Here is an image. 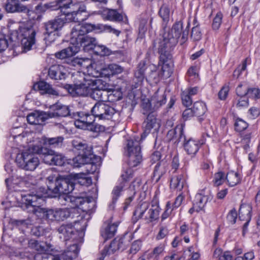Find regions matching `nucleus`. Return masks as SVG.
Listing matches in <instances>:
<instances>
[{"label": "nucleus", "instance_id": "35", "mask_svg": "<svg viewBox=\"0 0 260 260\" xmlns=\"http://www.w3.org/2000/svg\"><path fill=\"white\" fill-rule=\"evenodd\" d=\"M63 199L67 203H70L73 207H78L84 204L85 201L83 197L71 195L64 196Z\"/></svg>", "mask_w": 260, "mask_h": 260}, {"label": "nucleus", "instance_id": "57", "mask_svg": "<svg viewBox=\"0 0 260 260\" xmlns=\"http://www.w3.org/2000/svg\"><path fill=\"white\" fill-rule=\"evenodd\" d=\"M223 17L222 14L219 12H218L215 17L214 18L212 23V28L214 30H217L219 28Z\"/></svg>", "mask_w": 260, "mask_h": 260}, {"label": "nucleus", "instance_id": "62", "mask_svg": "<svg viewBox=\"0 0 260 260\" xmlns=\"http://www.w3.org/2000/svg\"><path fill=\"white\" fill-rule=\"evenodd\" d=\"M248 87L246 84H239L236 88V93L240 97H244L246 95L248 91Z\"/></svg>", "mask_w": 260, "mask_h": 260}, {"label": "nucleus", "instance_id": "53", "mask_svg": "<svg viewBox=\"0 0 260 260\" xmlns=\"http://www.w3.org/2000/svg\"><path fill=\"white\" fill-rule=\"evenodd\" d=\"M249 61V59L248 58H246L244 59V60L242 62L241 65H240L234 72L233 73V77L236 78H238L241 73L245 71L247 67V63Z\"/></svg>", "mask_w": 260, "mask_h": 260}, {"label": "nucleus", "instance_id": "49", "mask_svg": "<svg viewBox=\"0 0 260 260\" xmlns=\"http://www.w3.org/2000/svg\"><path fill=\"white\" fill-rule=\"evenodd\" d=\"M159 16L164 22H168L170 16V9L167 5H163L159 11Z\"/></svg>", "mask_w": 260, "mask_h": 260}, {"label": "nucleus", "instance_id": "2", "mask_svg": "<svg viewBox=\"0 0 260 260\" xmlns=\"http://www.w3.org/2000/svg\"><path fill=\"white\" fill-rule=\"evenodd\" d=\"M45 194H27L22 196V207L27 212L37 216L45 217L48 221H58V208L45 209L41 207L45 202Z\"/></svg>", "mask_w": 260, "mask_h": 260}, {"label": "nucleus", "instance_id": "16", "mask_svg": "<svg viewBox=\"0 0 260 260\" xmlns=\"http://www.w3.org/2000/svg\"><path fill=\"white\" fill-rule=\"evenodd\" d=\"M32 151L41 156L44 163L52 165L54 151L39 145H34L31 147Z\"/></svg>", "mask_w": 260, "mask_h": 260}, {"label": "nucleus", "instance_id": "24", "mask_svg": "<svg viewBox=\"0 0 260 260\" xmlns=\"http://www.w3.org/2000/svg\"><path fill=\"white\" fill-rule=\"evenodd\" d=\"M33 88L35 90L39 91L41 94H57V92L54 90L50 85L43 81L35 83L33 86Z\"/></svg>", "mask_w": 260, "mask_h": 260}, {"label": "nucleus", "instance_id": "17", "mask_svg": "<svg viewBox=\"0 0 260 260\" xmlns=\"http://www.w3.org/2000/svg\"><path fill=\"white\" fill-rule=\"evenodd\" d=\"M5 7L6 11L9 13L23 12L29 15V13L32 12L26 6L15 0H7Z\"/></svg>", "mask_w": 260, "mask_h": 260}, {"label": "nucleus", "instance_id": "3", "mask_svg": "<svg viewBox=\"0 0 260 260\" xmlns=\"http://www.w3.org/2000/svg\"><path fill=\"white\" fill-rule=\"evenodd\" d=\"M55 6L58 7L67 22H80L86 20L88 14L85 4L77 0H56Z\"/></svg>", "mask_w": 260, "mask_h": 260}, {"label": "nucleus", "instance_id": "13", "mask_svg": "<svg viewBox=\"0 0 260 260\" xmlns=\"http://www.w3.org/2000/svg\"><path fill=\"white\" fill-rule=\"evenodd\" d=\"M93 84L95 85L93 87V89L89 95L93 99L99 102H106L107 90L105 86L102 84V81L99 79H94Z\"/></svg>", "mask_w": 260, "mask_h": 260}, {"label": "nucleus", "instance_id": "32", "mask_svg": "<svg viewBox=\"0 0 260 260\" xmlns=\"http://www.w3.org/2000/svg\"><path fill=\"white\" fill-rule=\"evenodd\" d=\"M87 114L83 112H77L74 116L75 120L74 121V124L77 128L84 129L85 127H87V123H89V122L87 121Z\"/></svg>", "mask_w": 260, "mask_h": 260}, {"label": "nucleus", "instance_id": "30", "mask_svg": "<svg viewBox=\"0 0 260 260\" xmlns=\"http://www.w3.org/2000/svg\"><path fill=\"white\" fill-rule=\"evenodd\" d=\"M168 138L171 140L178 138L179 141H185V137L183 133L182 125H178L174 129L170 130L167 134Z\"/></svg>", "mask_w": 260, "mask_h": 260}, {"label": "nucleus", "instance_id": "15", "mask_svg": "<svg viewBox=\"0 0 260 260\" xmlns=\"http://www.w3.org/2000/svg\"><path fill=\"white\" fill-rule=\"evenodd\" d=\"M212 199V196L209 190L206 191L205 189H203L198 193L196 195L194 201V205L197 206V212L202 210L206 203L209 201H211Z\"/></svg>", "mask_w": 260, "mask_h": 260}, {"label": "nucleus", "instance_id": "10", "mask_svg": "<svg viewBox=\"0 0 260 260\" xmlns=\"http://www.w3.org/2000/svg\"><path fill=\"white\" fill-rule=\"evenodd\" d=\"M66 21V19L61 16L44 23V26L45 29L44 35L46 41L50 43L54 42L56 38V31L62 27Z\"/></svg>", "mask_w": 260, "mask_h": 260}, {"label": "nucleus", "instance_id": "28", "mask_svg": "<svg viewBox=\"0 0 260 260\" xmlns=\"http://www.w3.org/2000/svg\"><path fill=\"white\" fill-rule=\"evenodd\" d=\"M151 101L153 105V108L155 110L166 104V95L164 92L160 93L157 91L151 97Z\"/></svg>", "mask_w": 260, "mask_h": 260}, {"label": "nucleus", "instance_id": "20", "mask_svg": "<svg viewBox=\"0 0 260 260\" xmlns=\"http://www.w3.org/2000/svg\"><path fill=\"white\" fill-rule=\"evenodd\" d=\"M78 42H77V46L80 45L85 50H93L97 44V41L95 38L91 37L89 35L83 36L82 38H78Z\"/></svg>", "mask_w": 260, "mask_h": 260}, {"label": "nucleus", "instance_id": "41", "mask_svg": "<svg viewBox=\"0 0 260 260\" xmlns=\"http://www.w3.org/2000/svg\"><path fill=\"white\" fill-rule=\"evenodd\" d=\"M63 140V138L62 137H57L55 138H43V143L44 145L52 146L54 147L61 145Z\"/></svg>", "mask_w": 260, "mask_h": 260}, {"label": "nucleus", "instance_id": "1", "mask_svg": "<svg viewBox=\"0 0 260 260\" xmlns=\"http://www.w3.org/2000/svg\"><path fill=\"white\" fill-rule=\"evenodd\" d=\"M183 23L180 21L176 22L171 29L165 32L163 35V40L159 42L158 52L159 54V61L164 66L168 65L171 62L172 55L170 54L171 49L178 43L181 35L185 39L188 35V30L183 31Z\"/></svg>", "mask_w": 260, "mask_h": 260}, {"label": "nucleus", "instance_id": "54", "mask_svg": "<svg viewBox=\"0 0 260 260\" xmlns=\"http://www.w3.org/2000/svg\"><path fill=\"white\" fill-rule=\"evenodd\" d=\"M28 246L39 252H43L45 250V247L41 245L39 242L34 239L30 240L28 242Z\"/></svg>", "mask_w": 260, "mask_h": 260}, {"label": "nucleus", "instance_id": "50", "mask_svg": "<svg viewBox=\"0 0 260 260\" xmlns=\"http://www.w3.org/2000/svg\"><path fill=\"white\" fill-rule=\"evenodd\" d=\"M95 52L101 56H108L111 54V50L103 45L99 44L98 43L94 49Z\"/></svg>", "mask_w": 260, "mask_h": 260}, {"label": "nucleus", "instance_id": "59", "mask_svg": "<svg viewBox=\"0 0 260 260\" xmlns=\"http://www.w3.org/2000/svg\"><path fill=\"white\" fill-rule=\"evenodd\" d=\"M88 59H83L81 58H74L72 60V63L74 66H78L80 67L86 68L88 67V64H86V62H88Z\"/></svg>", "mask_w": 260, "mask_h": 260}, {"label": "nucleus", "instance_id": "47", "mask_svg": "<svg viewBox=\"0 0 260 260\" xmlns=\"http://www.w3.org/2000/svg\"><path fill=\"white\" fill-rule=\"evenodd\" d=\"M141 107L142 109V113L144 115L149 113H153V111L154 110L153 108V105L151 104V100L149 99L143 100L142 102Z\"/></svg>", "mask_w": 260, "mask_h": 260}, {"label": "nucleus", "instance_id": "7", "mask_svg": "<svg viewBox=\"0 0 260 260\" xmlns=\"http://www.w3.org/2000/svg\"><path fill=\"white\" fill-rule=\"evenodd\" d=\"M35 145H30L29 148L17 154L15 162L17 166L25 171H33L39 165L40 160L31 147Z\"/></svg>", "mask_w": 260, "mask_h": 260}, {"label": "nucleus", "instance_id": "23", "mask_svg": "<svg viewBox=\"0 0 260 260\" xmlns=\"http://www.w3.org/2000/svg\"><path fill=\"white\" fill-rule=\"evenodd\" d=\"M58 231L61 235L60 238L66 241L72 238L76 232L72 224H62L58 229Z\"/></svg>", "mask_w": 260, "mask_h": 260}, {"label": "nucleus", "instance_id": "44", "mask_svg": "<svg viewBox=\"0 0 260 260\" xmlns=\"http://www.w3.org/2000/svg\"><path fill=\"white\" fill-rule=\"evenodd\" d=\"M159 211L160 208L158 206H152L148 210V215H146L145 218L150 221L155 220L158 218Z\"/></svg>", "mask_w": 260, "mask_h": 260}, {"label": "nucleus", "instance_id": "14", "mask_svg": "<svg viewBox=\"0 0 260 260\" xmlns=\"http://www.w3.org/2000/svg\"><path fill=\"white\" fill-rule=\"evenodd\" d=\"M48 118H50L49 112L36 111L29 114L27 116L28 122L34 125H42Z\"/></svg>", "mask_w": 260, "mask_h": 260}, {"label": "nucleus", "instance_id": "43", "mask_svg": "<svg viewBox=\"0 0 260 260\" xmlns=\"http://www.w3.org/2000/svg\"><path fill=\"white\" fill-rule=\"evenodd\" d=\"M145 69L143 68L138 69L135 73L134 79L135 84L133 85V88H137L140 85L144 79Z\"/></svg>", "mask_w": 260, "mask_h": 260}, {"label": "nucleus", "instance_id": "34", "mask_svg": "<svg viewBox=\"0 0 260 260\" xmlns=\"http://www.w3.org/2000/svg\"><path fill=\"white\" fill-rule=\"evenodd\" d=\"M87 33L86 32L85 27L83 24L81 25L78 24L76 26L74 27L71 31V36L72 41H75L77 43L78 42V38H82L83 36H86Z\"/></svg>", "mask_w": 260, "mask_h": 260}, {"label": "nucleus", "instance_id": "58", "mask_svg": "<svg viewBox=\"0 0 260 260\" xmlns=\"http://www.w3.org/2000/svg\"><path fill=\"white\" fill-rule=\"evenodd\" d=\"M52 165L57 166L63 165L65 161V157L60 154L56 153L54 151Z\"/></svg>", "mask_w": 260, "mask_h": 260}, {"label": "nucleus", "instance_id": "48", "mask_svg": "<svg viewBox=\"0 0 260 260\" xmlns=\"http://www.w3.org/2000/svg\"><path fill=\"white\" fill-rule=\"evenodd\" d=\"M106 101L110 102H115L119 101L122 98V93L117 90H113L111 92L107 91Z\"/></svg>", "mask_w": 260, "mask_h": 260}, {"label": "nucleus", "instance_id": "25", "mask_svg": "<svg viewBox=\"0 0 260 260\" xmlns=\"http://www.w3.org/2000/svg\"><path fill=\"white\" fill-rule=\"evenodd\" d=\"M201 143L199 140L189 139L184 144V149L189 155L194 156L199 150Z\"/></svg>", "mask_w": 260, "mask_h": 260}, {"label": "nucleus", "instance_id": "11", "mask_svg": "<svg viewBox=\"0 0 260 260\" xmlns=\"http://www.w3.org/2000/svg\"><path fill=\"white\" fill-rule=\"evenodd\" d=\"M36 34L35 30L31 26L20 27L19 35L22 37L21 42L23 52L30 50L35 45Z\"/></svg>", "mask_w": 260, "mask_h": 260}, {"label": "nucleus", "instance_id": "52", "mask_svg": "<svg viewBox=\"0 0 260 260\" xmlns=\"http://www.w3.org/2000/svg\"><path fill=\"white\" fill-rule=\"evenodd\" d=\"M234 125L236 131L242 132L247 128L248 124L243 119L237 118L235 122Z\"/></svg>", "mask_w": 260, "mask_h": 260}, {"label": "nucleus", "instance_id": "31", "mask_svg": "<svg viewBox=\"0 0 260 260\" xmlns=\"http://www.w3.org/2000/svg\"><path fill=\"white\" fill-rule=\"evenodd\" d=\"M185 181V176L181 174L173 177L170 181L171 188L181 191L183 188Z\"/></svg>", "mask_w": 260, "mask_h": 260}, {"label": "nucleus", "instance_id": "36", "mask_svg": "<svg viewBox=\"0 0 260 260\" xmlns=\"http://www.w3.org/2000/svg\"><path fill=\"white\" fill-rule=\"evenodd\" d=\"M192 109L194 116L198 117L204 115L207 110L206 104L200 101L194 103Z\"/></svg>", "mask_w": 260, "mask_h": 260}, {"label": "nucleus", "instance_id": "38", "mask_svg": "<svg viewBox=\"0 0 260 260\" xmlns=\"http://www.w3.org/2000/svg\"><path fill=\"white\" fill-rule=\"evenodd\" d=\"M119 243L118 242V240L115 238L111 243L110 245L108 246H105L102 250V254L104 255H109L113 253L116 250H119L118 248Z\"/></svg>", "mask_w": 260, "mask_h": 260}, {"label": "nucleus", "instance_id": "39", "mask_svg": "<svg viewBox=\"0 0 260 260\" xmlns=\"http://www.w3.org/2000/svg\"><path fill=\"white\" fill-rule=\"evenodd\" d=\"M148 204L146 202L143 203L138 207L134 212V216L136 218H141L146 215H148Z\"/></svg>", "mask_w": 260, "mask_h": 260}, {"label": "nucleus", "instance_id": "42", "mask_svg": "<svg viewBox=\"0 0 260 260\" xmlns=\"http://www.w3.org/2000/svg\"><path fill=\"white\" fill-rule=\"evenodd\" d=\"M226 180L231 186L237 185L240 180V177L238 173L231 171L226 175Z\"/></svg>", "mask_w": 260, "mask_h": 260}, {"label": "nucleus", "instance_id": "46", "mask_svg": "<svg viewBox=\"0 0 260 260\" xmlns=\"http://www.w3.org/2000/svg\"><path fill=\"white\" fill-rule=\"evenodd\" d=\"M55 7L54 3H49L47 4L41 3L35 7V11L37 13H44L47 10H53L54 9Z\"/></svg>", "mask_w": 260, "mask_h": 260}, {"label": "nucleus", "instance_id": "12", "mask_svg": "<svg viewBox=\"0 0 260 260\" xmlns=\"http://www.w3.org/2000/svg\"><path fill=\"white\" fill-rule=\"evenodd\" d=\"M91 112L93 116L100 119H109L114 114L115 111L113 107L103 102H99L92 108Z\"/></svg>", "mask_w": 260, "mask_h": 260}, {"label": "nucleus", "instance_id": "60", "mask_svg": "<svg viewBox=\"0 0 260 260\" xmlns=\"http://www.w3.org/2000/svg\"><path fill=\"white\" fill-rule=\"evenodd\" d=\"M191 37L194 41H199L201 39L202 33L198 24L192 27Z\"/></svg>", "mask_w": 260, "mask_h": 260}, {"label": "nucleus", "instance_id": "33", "mask_svg": "<svg viewBox=\"0 0 260 260\" xmlns=\"http://www.w3.org/2000/svg\"><path fill=\"white\" fill-rule=\"evenodd\" d=\"M123 68L117 64H110L106 69L103 70L102 74L105 76H110L121 73Z\"/></svg>", "mask_w": 260, "mask_h": 260}, {"label": "nucleus", "instance_id": "37", "mask_svg": "<svg viewBox=\"0 0 260 260\" xmlns=\"http://www.w3.org/2000/svg\"><path fill=\"white\" fill-rule=\"evenodd\" d=\"M167 170V164L165 162L161 161L156 164L153 172L154 177L157 178L156 181H158L166 173Z\"/></svg>", "mask_w": 260, "mask_h": 260}, {"label": "nucleus", "instance_id": "6", "mask_svg": "<svg viewBox=\"0 0 260 260\" xmlns=\"http://www.w3.org/2000/svg\"><path fill=\"white\" fill-rule=\"evenodd\" d=\"M48 192L47 193L51 198H55L61 194L62 197L69 195L74 188V184L70 183L68 180L63 178H57L54 175H50L47 178Z\"/></svg>", "mask_w": 260, "mask_h": 260}, {"label": "nucleus", "instance_id": "27", "mask_svg": "<svg viewBox=\"0 0 260 260\" xmlns=\"http://www.w3.org/2000/svg\"><path fill=\"white\" fill-rule=\"evenodd\" d=\"M79 51V47L73 45L71 46L62 49L59 52H56L55 56L57 58L62 59L73 56Z\"/></svg>", "mask_w": 260, "mask_h": 260}, {"label": "nucleus", "instance_id": "29", "mask_svg": "<svg viewBox=\"0 0 260 260\" xmlns=\"http://www.w3.org/2000/svg\"><path fill=\"white\" fill-rule=\"evenodd\" d=\"M118 225L117 223H108L104 229L101 230V236L105 241L115 235Z\"/></svg>", "mask_w": 260, "mask_h": 260}, {"label": "nucleus", "instance_id": "63", "mask_svg": "<svg viewBox=\"0 0 260 260\" xmlns=\"http://www.w3.org/2000/svg\"><path fill=\"white\" fill-rule=\"evenodd\" d=\"M181 99L182 104L184 106L189 107L191 105L192 101L191 96L187 94L186 92H184V91L182 92Z\"/></svg>", "mask_w": 260, "mask_h": 260}, {"label": "nucleus", "instance_id": "64", "mask_svg": "<svg viewBox=\"0 0 260 260\" xmlns=\"http://www.w3.org/2000/svg\"><path fill=\"white\" fill-rule=\"evenodd\" d=\"M260 114V109L257 107H252L248 111V116L250 119H255Z\"/></svg>", "mask_w": 260, "mask_h": 260}, {"label": "nucleus", "instance_id": "5", "mask_svg": "<svg viewBox=\"0 0 260 260\" xmlns=\"http://www.w3.org/2000/svg\"><path fill=\"white\" fill-rule=\"evenodd\" d=\"M73 80L74 84L69 85L68 87L69 92L73 96H89L91 90L95 86L93 84L94 79L80 72L74 74Z\"/></svg>", "mask_w": 260, "mask_h": 260}, {"label": "nucleus", "instance_id": "26", "mask_svg": "<svg viewBox=\"0 0 260 260\" xmlns=\"http://www.w3.org/2000/svg\"><path fill=\"white\" fill-rule=\"evenodd\" d=\"M252 206L251 204L242 203L239 210V217L241 220L250 221L251 218Z\"/></svg>", "mask_w": 260, "mask_h": 260}, {"label": "nucleus", "instance_id": "56", "mask_svg": "<svg viewBox=\"0 0 260 260\" xmlns=\"http://www.w3.org/2000/svg\"><path fill=\"white\" fill-rule=\"evenodd\" d=\"M133 174V171L131 168L124 169L120 176L122 183L128 181L132 178Z\"/></svg>", "mask_w": 260, "mask_h": 260}, {"label": "nucleus", "instance_id": "9", "mask_svg": "<svg viewBox=\"0 0 260 260\" xmlns=\"http://www.w3.org/2000/svg\"><path fill=\"white\" fill-rule=\"evenodd\" d=\"M77 244H73L60 254L39 253L35 255V260H73L76 258L79 252Z\"/></svg>", "mask_w": 260, "mask_h": 260}, {"label": "nucleus", "instance_id": "21", "mask_svg": "<svg viewBox=\"0 0 260 260\" xmlns=\"http://www.w3.org/2000/svg\"><path fill=\"white\" fill-rule=\"evenodd\" d=\"M100 12L104 19L116 22H120L123 20V15L116 10L105 8Z\"/></svg>", "mask_w": 260, "mask_h": 260}, {"label": "nucleus", "instance_id": "8", "mask_svg": "<svg viewBox=\"0 0 260 260\" xmlns=\"http://www.w3.org/2000/svg\"><path fill=\"white\" fill-rule=\"evenodd\" d=\"M141 139L138 137H134L127 140L126 152L127 164L129 167L137 166L142 161V156L140 147Z\"/></svg>", "mask_w": 260, "mask_h": 260}, {"label": "nucleus", "instance_id": "22", "mask_svg": "<svg viewBox=\"0 0 260 260\" xmlns=\"http://www.w3.org/2000/svg\"><path fill=\"white\" fill-rule=\"evenodd\" d=\"M53 111L49 112L50 118L57 117H66L70 115L68 106L61 104H56L53 106Z\"/></svg>", "mask_w": 260, "mask_h": 260}, {"label": "nucleus", "instance_id": "4", "mask_svg": "<svg viewBox=\"0 0 260 260\" xmlns=\"http://www.w3.org/2000/svg\"><path fill=\"white\" fill-rule=\"evenodd\" d=\"M72 143L74 150L78 153V155L71 160L69 163L74 168H79L85 164H89L94 167L92 173L94 172L96 167L95 164L100 160V157L93 153L91 146L76 140H73Z\"/></svg>", "mask_w": 260, "mask_h": 260}, {"label": "nucleus", "instance_id": "61", "mask_svg": "<svg viewBox=\"0 0 260 260\" xmlns=\"http://www.w3.org/2000/svg\"><path fill=\"white\" fill-rule=\"evenodd\" d=\"M246 96L249 98L259 99L260 90L255 88H248Z\"/></svg>", "mask_w": 260, "mask_h": 260}, {"label": "nucleus", "instance_id": "45", "mask_svg": "<svg viewBox=\"0 0 260 260\" xmlns=\"http://www.w3.org/2000/svg\"><path fill=\"white\" fill-rule=\"evenodd\" d=\"M213 256L217 260H232L233 256L229 251L222 252L221 249H216Z\"/></svg>", "mask_w": 260, "mask_h": 260}, {"label": "nucleus", "instance_id": "40", "mask_svg": "<svg viewBox=\"0 0 260 260\" xmlns=\"http://www.w3.org/2000/svg\"><path fill=\"white\" fill-rule=\"evenodd\" d=\"M73 209L69 208H58V221H62L70 217L73 218Z\"/></svg>", "mask_w": 260, "mask_h": 260}, {"label": "nucleus", "instance_id": "55", "mask_svg": "<svg viewBox=\"0 0 260 260\" xmlns=\"http://www.w3.org/2000/svg\"><path fill=\"white\" fill-rule=\"evenodd\" d=\"M124 184L120 183L119 185L115 186L112 191V200L114 203L116 201L118 198L120 196L121 191L123 190Z\"/></svg>", "mask_w": 260, "mask_h": 260}, {"label": "nucleus", "instance_id": "19", "mask_svg": "<svg viewBox=\"0 0 260 260\" xmlns=\"http://www.w3.org/2000/svg\"><path fill=\"white\" fill-rule=\"evenodd\" d=\"M145 129L144 133L141 135V139L145 138L146 136L150 133L152 128L155 129L159 127V123L156 118L155 115L153 113L148 114L146 120L145 121Z\"/></svg>", "mask_w": 260, "mask_h": 260}, {"label": "nucleus", "instance_id": "51", "mask_svg": "<svg viewBox=\"0 0 260 260\" xmlns=\"http://www.w3.org/2000/svg\"><path fill=\"white\" fill-rule=\"evenodd\" d=\"M226 180L225 174L221 171L216 173L214 174L213 182L215 185L219 186Z\"/></svg>", "mask_w": 260, "mask_h": 260}, {"label": "nucleus", "instance_id": "18", "mask_svg": "<svg viewBox=\"0 0 260 260\" xmlns=\"http://www.w3.org/2000/svg\"><path fill=\"white\" fill-rule=\"evenodd\" d=\"M67 70L62 65L54 64L50 67L48 70V76L54 80L65 79L67 76Z\"/></svg>", "mask_w": 260, "mask_h": 260}]
</instances>
